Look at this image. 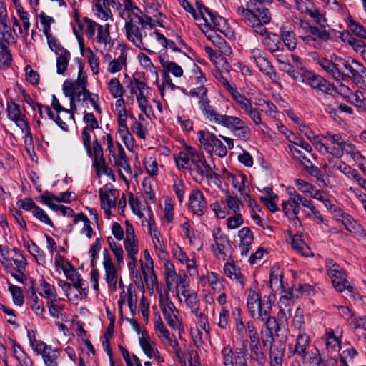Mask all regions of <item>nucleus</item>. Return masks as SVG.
Returning a JSON list of instances; mask_svg holds the SVG:
<instances>
[{"label":"nucleus","instance_id":"29","mask_svg":"<svg viewBox=\"0 0 366 366\" xmlns=\"http://www.w3.org/2000/svg\"><path fill=\"white\" fill-rule=\"evenodd\" d=\"M317 64L334 79L336 80L340 79V61L335 64L326 58L320 57L317 59Z\"/></svg>","mask_w":366,"mask_h":366},{"label":"nucleus","instance_id":"40","mask_svg":"<svg viewBox=\"0 0 366 366\" xmlns=\"http://www.w3.org/2000/svg\"><path fill=\"white\" fill-rule=\"evenodd\" d=\"M292 247L298 253L304 257H309L311 254L310 247L304 242L300 237L295 236L292 239Z\"/></svg>","mask_w":366,"mask_h":366},{"label":"nucleus","instance_id":"4","mask_svg":"<svg viewBox=\"0 0 366 366\" xmlns=\"http://www.w3.org/2000/svg\"><path fill=\"white\" fill-rule=\"evenodd\" d=\"M340 79L338 81L351 79L357 85L362 86L366 81V68L360 62L352 59H340Z\"/></svg>","mask_w":366,"mask_h":366},{"label":"nucleus","instance_id":"48","mask_svg":"<svg viewBox=\"0 0 366 366\" xmlns=\"http://www.w3.org/2000/svg\"><path fill=\"white\" fill-rule=\"evenodd\" d=\"M250 350L252 352V358L257 362L259 366H264L265 355L261 348L260 342L251 343Z\"/></svg>","mask_w":366,"mask_h":366},{"label":"nucleus","instance_id":"64","mask_svg":"<svg viewBox=\"0 0 366 366\" xmlns=\"http://www.w3.org/2000/svg\"><path fill=\"white\" fill-rule=\"evenodd\" d=\"M39 21L43 26V31L46 36L51 35V24L54 21V19L46 15L44 12H41L39 16Z\"/></svg>","mask_w":366,"mask_h":366},{"label":"nucleus","instance_id":"51","mask_svg":"<svg viewBox=\"0 0 366 366\" xmlns=\"http://www.w3.org/2000/svg\"><path fill=\"white\" fill-rule=\"evenodd\" d=\"M177 167L179 169L192 170L190 164V157L185 154V152L181 151L174 156Z\"/></svg>","mask_w":366,"mask_h":366},{"label":"nucleus","instance_id":"39","mask_svg":"<svg viewBox=\"0 0 366 366\" xmlns=\"http://www.w3.org/2000/svg\"><path fill=\"white\" fill-rule=\"evenodd\" d=\"M64 273L66 278L72 282L74 287L76 289H83L84 284L82 279L77 270L72 265L70 266V268L64 269Z\"/></svg>","mask_w":366,"mask_h":366},{"label":"nucleus","instance_id":"44","mask_svg":"<svg viewBox=\"0 0 366 366\" xmlns=\"http://www.w3.org/2000/svg\"><path fill=\"white\" fill-rule=\"evenodd\" d=\"M56 59V72L58 74H64L66 71L69 59L71 58V54L69 51L63 54L57 55Z\"/></svg>","mask_w":366,"mask_h":366},{"label":"nucleus","instance_id":"20","mask_svg":"<svg viewBox=\"0 0 366 366\" xmlns=\"http://www.w3.org/2000/svg\"><path fill=\"white\" fill-rule=\"evenodd\" d=\"M117 192V191L116 189H110L109 191H104L102 188L99 189L101 207L107 216H109L111 214V208L114 207L116 205L115 194Z\"/></svg>","mask_w":366,"mask_h":366},{"label":"nucleus","instance_id":"41","mask_svg":"<svg viewBox=\"0 0 366 366\" xmlns=\"http://www.w3.org/2000/svg\"><path fill=\"white\" fill-rule=\"evenodd\" d=\"M230 94L244 113H246L252 107L251 101L244 95L240 94L237 91V88L232 92Z\"/></svg>","mask_w":366,"mask_h":366},{"label":"nucleus","instance_id":"5","mask_svg":"<svg viewBox=\"0 0 366 366\" xmlns=\"http://www.w3.org/2000/svg\"><path fill=\"white\" fill-rule=\"evenodd\" d=\"M322 137L328 141L330 154L335 157L341 158L345 152L348 154H353L356 151L355 146L349 142H346L340 134L326 132L322 134Z\"/></svg>","mask_w":366,"mask_h":366},{"label":"nucleus","instance_id":"8","mask_svg":"<svg viewBox=\"0 0 366 366\" xmlns=\"http://www.w3.org/2000/svg\"><path fill=\"white\" fill-rule=\"evenodd\" d=\"M87 83V74L84 71V64L80 63L77 80L74 81L71 79L65 80L62 86V90L65 96L76 97L79 101L81 92L86 88Z\"/></svg>","mask_w":366,"mask_h":366},{"label":"nucleus","instance_id":"57","mask_svg":"<svg viewBox=\"0 0 366 366\" xmlns=\"http://www.w3.org/2000/svg\"><path fill=\"white\" fill-rule=\"evenodd\" d=\"M234 315L235 317V329L238 335L240 336L241 338H244L247 332V329L245 325L243 323L242 318L241 317V310L239 308H236L234 312Z\"/></svg>","mask_w":366,"mask_h":366},{"label":"nucleus","instance_id":"42","mask_svg":"<svg viewBox=\"0 0 366 366\" xmlns=\"http://www.w3.org/2000/svg\"><path fill=\"white\" fill-rule=\"evenodd\" d=\"M108 90L114 98L122 97L124 90L117 78H112L107 84Z\"/></svg>","mask_w":366,"mask_h":366},{"label":"nucleus","instance_id":"23","mask_svg":"<svg viewBox=\"0 0 366 366\" xmlns=\"http://www.w3.org/2000/svg\"><path fill=\"white\" fill-rule=\"evenodd\" d=\"M285 350V347L281 342L277 344L271 343L269 352L271 366H282Z\"/></svg>","mask_w":366,"mask_h":366},{"label":"nucleus","instance_id":"49","mask_svg":"<svg viewBox=\"0 0 366 366\" xmlns=\"http://www.w3.org/2000/svg\"><path fill=\"white\" fill-rule=\"evenodd\" d=\"M107 242L117 259V264H121L124 259V251L122 246L117 243L112 237L107 238Z\"/></svg>","mask_w":366,"mask_h":366},{"label":"nucleus","instance_id":"33","mask_svg":"<svg viewBox=\"0 0 366 366\" xmlns=\"http://www.w3.org/2000/svg\"><path fill=\"white\" fill-rule=\"evenodd\" d=\"M282 207L287 217L299 220L297 215L299 214L300 206L298 203H295L294 197H292L291 199H288L287 201H284L282 203Z\"/></svg>","mask_w":366,"mask_h":366},{"label":"nucleus","instance_id":"54","mask_svg":"<svg viewBox=\"0 0 366 366\" xmlns=\"http://www.w3.org/2000/svg\"><path fill=\"white\" fill-rule=\"evenodd\" d=\"M9 291L12 295L13 302L16 305L21 306L24 302V297L21 287L10 284Z\"/></svg>","mask_w":366,"mask_h":366},{"label":"nucleus","instance_id":"61","mask_svg":"<svg viewBox=\"0 0 366 366\" xmlns=\"http://www.w3.org/2000/svg\"><path fill=\"white\" fill-rule=\"evenodd\" d=\"M137 297L135 290L130 285L127 287V304L132 314L135 313L137 309Z\"/></svg>","mask_w":366,"mask_h":366},{"label":"nucleus","instance_id":"36","mask_svg":"<svg viewBox=\"0 0 366 366\" xmlns=\"http://www.w3.org/2000/svg\"><path fill=\"white\" fill-rule=\"evenodd\" d=\"M224 274L228 277L237 280V282H238L242 285V287L244 286V276L240 272L239 268L237 267L232 264L227 263L224 265Z\"/></svg>","mask_w":366,"mask_h":366},{"label":"nucleus","instance_id":"3","mask_svg":"<svg viewBox=\"0 0 366 366\" xmlns=\"http://www.w3.org/2000/svg\"><path fill=\"white\" fill-rule=\"evenodd\" d=\"M237 14L254 31L261 36L267 35V31L265 24L271 21V14L267 7L256 9L255 10L244 9L243 6L237 9Z\"/></svg>","mask_w":366,"mask_h":366},{"label":"nucleus","instance_id":"50","mask_svg":"<svg viewBox=\"0 0 366 366\" xmlns=\"http://www.w3.org/2000/svg\"><path fill=\"white\" fill-rule=\"evenodd\" d=\"M281 37V41L282 40L284 44L290 51H292L296 48L297 41L295 34L292 31L282 30Z\"/></svg>","mask_w":366,"mask_h":366},{"label":"nucleus","instance_id":"47","mask_svg":"<svg viewBox=\"0 0 366 366\" xmlns=\"http://www.w3.org/2000/svg\"><path fill=\"white\" fill-rule=\"evenodd\" d=\"M144 257L145 261L147 262V264L145 267L142 266V270H143V274L145 280V282H148L149 279V274L147 272L150 273L151 274V280L152 281V277H154L155 280L157 279L156 276L154 274V269H153V260L149 253V252L145 249L144 251Z\"/></svg>","mask_w":366,"mask_h":366},{"label":"nucleus","instance_id":"55","mask_svg":"<svg viewBox=\"0 0 366 366\" xmlns=\"http://www.w3.org/2000/svg\"><path fill=\"white\" fill-rule=\"evenodd\" d=\"M126 56L124 54L119 56L117 59H114L109 64L107 71L111 74H114L122 69L124 65L126 64Z\"/></svg>","mask_w":366,"mask_h":366},{"label":"nucleus","instance_id":"13","mask_svg":"<svg viewBox=\"0 0 366 366\" xmlns=\"http://www.w3.org/2000/svg\"><path fill=\"white\" fill-rule=\"evenodd\" d=\"M159 307L162 312L164 319L167 320V324L172 328L177 325V315L179 314L178 310L176 308L174 304L172 302L169 297H166L165 300L162 296H160Z\"/></svg>","mask_w":366,"mask_h":366},{"label":"nucleus","instance_id":"15","mask_svg":"<svg viewBox=\"0 0 366 366\" xmlns=\"http://www.w3.org/2000/svg\"><path fill=\"white\" fill-rule=\"evenodd\" d=\"M189 209L195 214L202 216L207 209L205 197L199 189H192L189 195Z\"/></svg>","mask_w":366,"mask_h":366},{"label":"nucleus","instance_id":"30","mask_svg":"<svg viewBox=\"0 0 366 366\" xmlns=\"http://www.w3.org/2000/svg\"><path fill=\"white\" fill-rule=\"evenodd\" d=\"M263 44L272 53L280 51L282 47L281 37L272 33H269L265 36Z\"/></svg>","mask_w":366,"mask_h":366},{"label":"nucleus","instance_id":"52","mask_svg":"<svg viewBox=\"0 0 366 366\" xmlns=\"http://www.w3.org/2000/svg\"><path fill=\"white\" fill-rule=\"evenodd\" d=\"M228 179L232 181V184L234 188L237 189L239 192H242L244 189V183L247 180L245 174L240 173L237 175L229 173Z\"/></svg>","mask_w":366,"mask_h":366},{"label":"nucleus","instance_id":"11","mask_svg":"<svg viewBox=\"0 0 366 366\" xmlns=\"http://www.w3.org/2000/svg\"><path fill=\"white\" fill-rule=\"evenodd\" d=\"M296 8L302 14H305L314 19L315 21L322 27L327 24L326 19L319 11L312 0H295Z\"/></svg>","mask_w":366,"mask_h":366},{"label":"nucleus","instance_id":"14","mask_svg":"<svg viewBox=\"0 0 366 366\" xmlns=\"http://www.w3.org/2000/svg\"><path fill=\"white\" fill-rule=\"evenodd\" d=\"M226 24V20L219 16L213 14L209 9L207 14V17L204 18V23H200L199 26L202 31L208 37L210 38L211 35L207 34L212 31V29L222 31Z\"/></svg>","mask_w":366,"mask_h":366},{"label":"nucleus","instance_id":"58","mask_svg":"<svg viewBox=\"0 0 366 366\" xmlns=\"http://www.w3.org/2000/svg\"><path fill=\"white\" fill-rule=\"evenodd\" d=\"M41 287L43 289L44 297L49 299V301H56L57 294L54 285L42 280L41 282Z\"/></svg>","mask_w":366,"mask_h":366},{"label":"nucleus","instance_id":"53","mask_svg":"<svg viewBox=\"0 0 366 366\" xmlns=\"http://www.w3.org/2000/svg\"><path fill=\"white\" fill-rule=\"evenodd\" d=\"M196 5L197 10L192 7V10L188 11V13L191 14L196 21H203L204 23V18L207 17L208 9L198 1L196 2Z\"/></svg>","mask_w":366,"mask_h":366},{"label":"nucleus","instance_id":"63","mask_svg":"<svg viewBox=\"0 0 366 366\" xmlns=\"http://www.w3.org/2000/svg\"><path fill=\"white\" fill-rule=\"evenodd\" d=\"M11 61V54L9 49V46L5 44L0 45V65L8 66Z\"/></svg>","mask_w":366,"mask_h":366},{"label":"nucleus","instance_id":"18","mask_svg":"<svg viewBox=\"0 0 366 366\" xmlns=\"http://www.w3.org/2000/svg\"><path fill=\"white\" fill-rule=\"evenodd\" d=\"M247 305L251 316L255 319L261 316L266 307L261 302L259 293L252 289L249 291Z\"/></svg>","mask_w":366,"mask_h":366},{"label":"nucleus","instance_id":"43","mask_svg":"<svg viewBox=\"0 0 366 366\" xmlns=\"http://www.w3.org/2000/svg\"><path fill=\"white\" fill-rule=\"evenodd\" d=\"M349 217L350 216L343 221V224L345 226L346 229L350 232L366 238V232L362 227L353 219H350Z\"/></svg>","mask_w":366,"mask_h":366},{"label":"nucleus","instance_id":"27","mask_svg":"<svg viewBox=\"0 0 366 366\" xmlns=\"http://www.w3.org/2000/svg\"><path fill=\"white\" fill-rule=\"evenodd\" d=\"M215 244L217 247L219 254L227 256L228 251L230 249V243L226 234L221 232V229L217 228V232L213 233Z\"/></svg>","mask_w":366,"mask_h":366},{"label":"nucleus","instance_id":"19","mask_svg":"<svg viewBox=\"0 0 366 366\" xmlns=\"http://www.w3.org/2000/svg\"><path fill=\"white\" fill-rule=\"evenodd\" d=\"M289 149L292 153V158L300 161L305 169L311 175L317 176L319 173V169L315 167L310 159L307 158L301 150L294 145H289Z\"/></svg>","mask_w":366,"mask_h":366},{"label":"nucleus","instance_id":"28","mask_svg":"<svg viewBox=\"0 0 366 366\" xmlns=\"http://www.w3.org/2000/svg\"><path fill=\"white\" fill-rule=\"evenodd\" d=\"M39 355H41L46 366H59L57 360L60 352L57 349L53 348L51 345H47V348L43 350Z\"/></svg>","mask_w":366,"mask_h":366},{"label":"nucleus","instance_id":"46","mask_svg":"<svg viewBox=\"0 0 366 366\" xmlns=\"http://www.w3.org/2000/svg\"><path fill=\"white\" fill-rule=\"evenodd\" d=\"M149 37L155 38L156 40L164 48H170L173 51H179L174 42L167 39L162 34L155 30L149 34Z\"/></svg>","mask_w":366,"mask_h":366},{"label":"nucleus","instance_id":"7","mask_svg":"<svg viewBox=\"0 0 366 366\" xmlns=\"http://www.w3.org/2000/svg\"><path fill=\"white\" fill-rule=\"evenodd\" d=\"M197 135L201 146L209 154L214 152L220 157H224L227 154L226 146L214 134L207 131H199Z\"/></svg>","mask_w":366,"mask_h":366},{"label":"nucleus","instance_id":"10","mask_svg":"<svg viewBox=\"0 0 366 366\" xmlns=\"http://www.w3.org/2000/svg\"><path fill=\"white\" fill-rule=\"evenodd\" d=\"M75 21L77 24V27L74 26L73 27V31L79 40L81 49H83V31H85L89 37L93 38L95 34L96 29L99 25L88 17H84L83 20L81 21L79 14L76 13L75 14Z\"/></svg>","mask_w":366,"mask_h":366},{"label":"nucleus","instance_id":"9","mask_svg":"<svg viewBox=\"0 0 366 366\" xmlns=\"http://www.w3.org/2000/svg\"><path fill=\"white\" fill-rule=\"evenodd\" d=\"M8 118L15 122L16 125L25 134L26 137H32L31 129L25 116L21 114L20 107L10 99L6 103Z\"/></svg>","mask_w":366,"mask_h":366},{"label":"nucleus","instance_id":"45","mask_svg":"<svg viewBox=\"0 0 366 366\" xmlns=\"http://www.w3.org/2000/svg\"><path fill=\"white\" fill-rule=\"evenodd\" d=\"M41 202L49 206L53 210H59V206L56 204L54 202H59V197L54 194L52 192L46 191L44 194L39 197Z\"/></svg>","mask_w":366,"mask_h":366},{"label":"nucleus","instance_id":"25","mask_svg":"<svg viewBox=\"0 0 366 366\" xmlns=\"http://www.w3.org/2000/svg\"><path fill=\"white\" fill-rule=\"evenodd\" d=\"M310 337L305 333H300L296 339L294 353L298 355L303 360L307 359L306 350L309 347Z\"/></svg>","mask_w":366,"mask_h":366},{"label":"nucleus","instance_id":"35","mask_svg":"<svg viewBox=\"0 0 366 366\" xmlns=\"http://www.w3.org/2000/svg\"><path fill=\"white\" fill-rule=\"evenodd\" d=\"M139 341L141 348L144 351V354L149 358H152V357L154 355V352L157 350L153 347L152 345H154V343L149 341V335L145 331L142 332Z\"/></svg>","mask_w":366,"mask_h":366},{"label":"nucleus","instance_id":"26","mask_svg":"<svg viewBox=\"0 0 366 366\" xmlns=\"http://www.w3.org/2000/svg\"><path fill=\"white\" fill-rule=\"evenodd\" d=\"M187 305L190 308L191 312L194 314L199 319L203 317V314L199 312V299L197 292L194 291H189L183 295Z\"/></svg>","mask_w":366,"mask_h":366},{"label":"nucleus","instance_id":"24","mask_svg":"<svg viewBox=\"0 0 366 366\" xmlns=\"http://www.w3.org/2000/svg\"><path fill=\"white\" fill-rule=\"evenodd\" d=\"M109 0H94L93 7L97 16L104 21L112 19V14L109 8Z\"/></svg>","mask_w":366,"mask_h":366},{"label":"nucleus","instance_id":"38","mask_svg":"<svg viewBox=\"0 0 366 366\" xmlns=\"http://www.w3.org/2000/svg\"><path fill=\"white\" fill-rule=\"evenodd\" d=\"M160 64L164 69V74L172 73L176 77H180L183 74V69L174 61L160 58Z\"/></svg>","mask_w":366,"mask_h":366},{"label":"nucleus","instance_id":"17","mask_svg":"<svg viewBox=\"0 0 366 366\" xmlns=\"http://www.w3.org/2000/svg\"><path fill=\"white\" fill-rule=\"evenodd\" d=\"M302 81H305L312 89L327 94H332L335 90V87L332 84L320 76L315 75L310 72L305 74V79Z\"/></svg>","mask_w":366,"mask_h":366},{"label":"nucleus","instance_id":"16","mask_svg":"<svg viewBox=\"0 0 366 366\" xmlns=\"http://www.w3.org/2000/svg\"><path fill=\"white\" fill-rule=\"evenodd\" d=\"M103 266L105 270V280L109 288L112 291H115L118 279L117 272L107 249H104L103 252Z\"/></svg>","mask_w":366,"mask_h":366},{"label":"nucleus","instance_id":"62","mask_svg":"<svg viewBox=\"0 0 366 366\" xmlns=\"http://www.w3.org/2000/svg\"><path fill=\"white\" fill-rule=\"evenodd\" d=\"M46 37L47 39L49 48L51 49V51L55 52L56 55H59V54H63L68 51L64 48L58 41V40L55 37L52 36L51 34Z\"/></svg>","mask_w":366,"mask_h":366},{"label":"nucleus","instance_id":"22","mask_svg":"<svg viewBox=\"0 0 366 366\" xmlns=\"http://www.w3.org/2000/svg\"><path fill=\"white\" fill-rule=\"evenodd\" d=\"M271 310L272 307L270 305H266L265 310H263L261 316L257 319L264 322L265 326L271 335H272L273 333L277 335V332L280 330V325L276 318L270 316Z\"/></svg>","mask_w":366,"mask_h":366},{"label":"nucleus","instance_id":"1","mask_svg":"<svg viewBox=\"0 0 366 366\" xmlns=\"http://www.w3.org/2000/svg\"><path fill=\"white\" fill-rule=\"evenodd\" d=\"M111 3L113 4V7L115 6L118 10L119 16L125 21L124 30L127 39L139 49L149 53L152 52L146 47L142 39V34L139 27V25H140L141 29H144L148 25L150 29L152 28V18L146 16V19H144L142 16V11L134 4L132 0H123L122 4L112 0Z\"/></svg>","mask_w":366,"mask_h":366},{"label":"nucleus","instance_id":"34","mask_svg":"<svg viewBox=\"0 0 366 366\" xmlns=\"http://www.w3.org/2000/svg\"><path fill=\"white\" fill-rule=\"evenodd\" d=\"M209 103L210 101L207 97H206L202 99H199V106L204 115L206 116L207 119L209 122H213L219 113L215 109H214Z\"/></svg>","mask_w":366,"mask_h":366},{"label":"nucleus","instance_id":"21","mask_svg":"<svg viewBox=\"0 0 366 366\" xmlns=\"http://www.w3.org/2000/svg\"><path fill=\"white\" fill-rule=\"evenodd\" d=\"M240 238L239 249L242 255L247 256L254 241L253 232L249 227L242 228L238 233Z\"/></svg>","mask_w":366,"mask_h":366},{"label":"nucleus","instance_id":"2","mask_svg":"<svg viewBox=\"0 0 366 366\" xmlns=\"http://www.w3.org/2000/svg\"><path fill=\"white\" fill-rule=\"evenodd\" d=\"M83 121L86 123L81 132V139L87 155L93 159V167L95 168L96 174L98 177L102 173L109 175L112 170L106 166L105 159L104 157L103 148L99 141L96 139L91 144V131L99 127V123L92 113H84Z\"/></svg>","mask_w":366,"mask_h":366},{"label":"nucleus","instance_id":"59","mask_svg":"<svg viewBox=\"0 0 366 366\" xmlns=\"http://www.w3.org/2000/svg\"><path fill=\"white\" fill-rule=\"evenodd\" d=\"M166 267V285L169 289L175 281H178L177 274L174 270V267L172 264L167 263L165 264Z\"/></svg>","mask_w":366,"mask_h":366},{"label":"nucleus","instance_id":"56","mask_svg":"<svg viewBox=\"0 0 366 366\" xmlns=\"http://www.w3.org/2000/svg\"><path fill=\"white\" fill-rule=\"evenodd\" d=\"M332 284L335 287V290L338 292H342L345 290L350 292L352 291V287L346 278V274H344L341 279L332 280Z\"/></svg>","mask_w":366,"mask_h":366},{"label":"nucleus","instance_id":"12","mask_svg":"<svg viewBox=\"0 0 366 366\" xmlns=\"http://www.w3.org/2000/svg\"><path fill=\"white\" fill-rule=\"evenodd\" d=\"M264 54V51L261 49H254L251 50V59L256 63L260 71L267 75L270 79L274 80L277 76V74Z\"/></svg>","mask_w":366,"mask_h":366},{"label":"nucleus","instance_id":"32","mask_svg":"<svg viewBox=\"0 0 366 366\" xmlns=\"http://www.w3.org/2000/svg\"><path fill=\"white\" fill-rule=\"evenodd\" d=\"M269 286L273 291H277L283 287L282 272L279 267H272L270 270Z\"/></svg>","mask_w":366,"mask_h":366},{"label":"nucleus","instance_id":"31","mask_svg":"<svg viewBox=\"0 0 366 366\" xmlns=\"http://www.w3.org/2000/svg\"><path fill=\"white\" fill-rule=\"evenodd\" d=\"M241 120L242 119L235 116L222 115L218 114L213 123L220 124L232 130V128L237 126L238 124H241Z\"/></svg>","mask_w":366,"mask_h":366},{"label":"nucleus","instance_id":"60","mask_svg":"<svg viewBox=\"0 0 366 366\" xmlns=\"http://www.w3.org/2000/svg\"><path fill=\"white\" fill-rule=\"evenodd\" d=\"M86 51L88 63L89 64L92 73L94 75H97L99 72V59L90 48H88Z\"/></svg>","mask_w":366,"mask_h":366},{"label":"nucleus","instance_id":"6","mask_svg":"<svg viewBox=\"0 0 366 366\" xmlns=\"http://www.w3.org/2000/svg\"><path fill=\"white\" fill-rule=\"evenodd\" d=\"M308 32L307 35L300 36L302 41L307 45L312 46L315 49H321V41H327L332 39L335 33L334 29L326 30L320 26V28L316 26H312L309 23L305 22Z\"/></svg>","mask_w":366,"mask_h":366},{"label":"nucleus","instance_id":"37","mask_svg":"<svg viewBox=\"0 0 366 366\" xmlns=\"http://www.w3.org/2000/svg\"><path fill=\"white\" fill-rule=\"evenodd\" d=\"M231 131L239 139L247 142L250 139L251 130L242 119L241 120V124H238Z\"/></svg>","mask_w":366,"mask_h":366}]
</instances>
